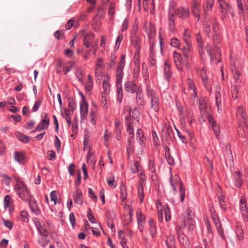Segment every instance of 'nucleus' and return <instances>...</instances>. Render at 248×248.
<instances>
[{
	"mask_svg": "<svg viewBox=\"0 0 248 248\" xmlns=\"http://www.w3.org/2000/svg\"><path fill=\"white\" fill-rule=\"evenodd\" d=\"M170 182L173 189V193L174 194H176V188L177 186H179L180 201L181 202H183L186 196V190L182 183L180 181L179 176L177 174H175L174 176H172L171 174Z\"/></svg>",
	"mask_w": 248,
	"mask_h": 248,
	"instance_id": "nucleus-1",
	"label": "nucleus"
},
{
	"mask_svg": "<svg viewBox=\"0 0 248 248\" xmlns=\"http://www.w3.org/2000/svg\"><path fill=\"white\" fill-rule=\"evenodd\" d=\"M147 95L150 99L151 108L155 112H157L159 109V100L155 92L150 87L147 89Z\"/></svg>",
	"mask_w": 248,
	"mask_h": 248,
	"instance_id": "nucleus-2",
	"label": "nucleus"
},
{
	"mask_svg": "<svg viewBox=\"0 0 248 248\" xmlns=\"http://www.w3.org/2000/svg\"><path fill=\"white\" fill-rule=\"evenodd\" d=\"M174 61L177 68L179 70H182L184 67L186 68H188L191 60L188 58H185L183 59L181 55L175 51H174Z\"/></svg>",
	"mask_w": 248,
	"mask_h": 248,
	"instance_id": "nucleus-3",
	"label": "nucleus"
},
{
	"mask_svg": "<svg viewBox=\"0 0 248 248\" xmlns=\"http://www.w3.org/2000/svg\"><path fill=\"white\" fill-rule=\"evenodd\" d=\"M15 190L19 198L23 201L29 199L30 194L26 186L22 182L16 184L15 186Z\"/></svg>",
	"mask_w": 248,
	"mask_h": 248,
	"instance_id": "nucleus-4",
	"label": "nucleus"
},
{
	"mask_svg": "<svg viewBox=\"0 0 248 248\" xmlns=\"http://www.w3.org/2000/svg\"><path fill=\"white\" fill-rule=\"evenodd\" d=\"M213 207H212V209L210 207V211H211V215H212V219L214 221V222L215 223V225L216 227V228L217 230V232H218V233L219 234V235L220 236V237H221L223 239H224L225 237H224V234H223V229L222 228V227H221V225L219 222V220L218 218V217L215 212V211H212V210H213Z\"/></svg>",
	"mask_w": 248,
	"mask_h": 248,
	"instance_id": "nucleus-5",
	"label": "nucleus"
},
{
	"mask_svg": "<svg viewBox=\"0 0 248 248\" xmlns=\"http://www.w3.org/2000/svg\"><path fill=\"white\" fill-rule=\"evenodd\" d=\"M213 207H212V209L210 207V211H211V215H212V219L214 221V222L215 223V225L216 227V228L217 230V232H218V233L219 234V235L220 236V237H221L223 239H224L225 237H224V234H223V229L222 228V227H221V225L219 222V220L218 218V217L215 212V211H212V210H213Z\"/></svg>",
	"mask_w": 248,
	"mask_h": 248,
	"instance_id": "nucleus-6",
	"label": "nucleus"
},
{
	"mask_svg": "<svg viewBox=\"0 0 248 248\" xmlns=\"http://www.w3.org/2000/svg\"><path fill=\"white\" fill-rule=\"evenodd\" d=\"M42 120L41 122L37 125L35 130L41 131L43 129H46L49 124V119L46 113H44L41 115Z\"/></svg>",
	"mask_w": 248,
	"mask_h": 248,
	"instance_id": "nucleus-7",
	"label": "nucleus"
},
{
	"mask_svg": "<svg viewBox=\"0 0 248 248\" xmlns=\"http://www.w3.org/2000/svg\"><path fill=\"white\" fill-rule=\"evenodd\" d=\"M187 83L188 85V92H186L185 89L184 92L186 94H189L191 99H194L197 97V93L196 92V88L193 81L190 78H187Z\"/></svg>",
	"mask_w": 248,
	"mask_h": 248,
	"instance_id": "nucleus-8",
	"label": "nucleus"
},
{
	"mask_svg": "<svg viewBox=\"0 0 248 248\" xmlns=\"http://www.w3.org/2000/svg\"><path fill=\"white\" fill-rule=\"evenodd\" d=\"M137 31V27H134L133 29V33L131 35V42L135 47L136 55L138 54L139 50H140V41L138 36L136 35V32Z\"/></svg>",
	"mask_w": 248,
	"mask_h": 248,
	"instance_id": "nucleus-9",
	"label": "nucleus"
},
{
	"mask_svg": "<svg viewBox=\"0 0 248 248\" xmlns=\"http://www.w3.org/2000/svg\"><path fill=\"white\" fill-rule=\"evenodd\" d=\"M34 222L39 232L44 236H47L48 232L47 230V228L44 223L39 221L37 219L35 218L34 220Z\"/></svg>",
	"mask_w": 248,
	"mask_h": 248,
	"instance_id": "nucleus-10",
	"label": "nucleus"
},
{
	"mask_svg": "<svg viewBox=\"0 0 248 248\" xmlns=\"http://www.w3.org/2000/svg\"><path fill=\"white\" fill-rule=\"evenodd\" d=\"M163 212L165 215V219L167 222L169 221L170 220V210L167 205H165L163 207V210H161L158 211V219L159 221L163 220Z\"/></svg>",
	"mask_w": 248,
	"mask_h": 248,
	"instance_id": "nucleus-11",
	"label": "nucleus"
},
{
	"mask_svg": "<svg viewBox=\"0 0 248 248\" xmlns=\"http://www.w3.org/2000/svg\"><path fill=\"white\" fill-rule=\"evenodd\" d=\"M194 0V3L192 6V14L197 18V21H199L200 17V15L202 13L201 9L200 4L195 0Z\"/></svg>",
	"mask_w": 248,
	"mask_h": 248,
	"instance_id": "nucleus-12",
	"label": "nucleus"
},
{
	"mask_svg": "<svg viewBox=\"0 0 248 248\" xmlns=\"http://www.w3.org/2000/svg\"><path fill=\"white\" fill-rule=\"evenodd\" d=\"M88 110V104L83 99L80 103V114L81 119H85L87 115Z\"/></svg>",
	"mask_w": 248,
	"mask_h": 248,
	"instance_id": "nucleus-13",
	"label": "nucleus"
},
{
	"mask_svg": "<svg viewBox=\"0 0 248 248\" xmlns=\"http://www.w3.org/2000/svg\"><path fill=\"white\" fill-rule=\"evenodd\" d=\"M127 131L129 134V138L128 139V148H132L133 146L134 143V129L132 123L128 122L127 124Z\"/></svg>",
	"mask_w": 248,
	"mask_h": 248,
	"instance_id": "nucleus-14",
	"label": "nucleus"
},
{
	"mask_svg": "<svg viewBox=\"0 0 248 248\" xmlns=\"http://www.w3.org/2000/svg\"><path fill=\"white\" fill-rule=\"evenodd\" d=\"M175 15L182 18H186L189 16V11L187 8L181 7L175 11Z\"/></svg>",
	"mask_w": 248,
	"mask_h": 248,
	"instance_id": "nucleus-15",
	"label": "nucleus"
},
{
	"mask_svg": "<svg viewBox=\"0 0 248 248\" xmlns=\"http://www.w3.org/2000/svg\"><path fill=\"white\" fill-rule=\"evenodd\" d=\"M240 209L241 214L245 219L248 218V210L246 206V201L244 197L242 196L240 200Z\"/></svg>",
	"mask_w": 248,
	"mask_h": 248,
	"instance_id": "nucleus-16",
	"label": "nucleus"
},
{
	"mask_svg": "<svg viewBox=\"0 0 248 248\" xmlns=\"http://www.w3.org/2000/svg\"><path fill=\"white\" fill-rule=\"evenodd\" d=\"M28 200L29 206L32 212L36 215H39L41 213V211L36 201L31 198Z\"/></svg>",
	"mask_w": 248,
	"mask_h": 248,
	"instance_id": "nucleus-17",
	"label": "nucleus"
},
{
	"mask_svg": "<svg viewBox=\"0 0 248 248\" xmlns=\"http://www.w3.org/2000/svg\"><path fill=\"white\" fill-rule=\"evenodd\" d=\"M208 121L212 127L215 134L216 135L217 138L218 139L219 133L220 131V128L219 127V125L217 124L216 121L211 115L208 116Z\"/></svg>",
	"mask_w": 248,
	"mask_h": 248,
	"instance_id": "nucleus-18",
	"label": "nucleus"
},
{
	"mask_svg": "<svg viewBox=\"0 0 248 248\" xmlns=\"http://www.w3.org/2000/svg\"><path fill=\"white\" fill-rule=\"evenodd\" d=\"M219 2L220 7L221 8V12L222 15L225 16L226 14L228 12H231V6L229 3L226 2L225 0H217Z\"/></svg>",
	"mask_w": 248,
	"mask_h": 248,
	"instance_id": "nucleus-19",
	"label": "nucleus"
},
{
	"mask_svg": "<svg viewBox=\"0 0 248 248\" xmlns=\"http://www.w3.org/2000/svg\"><path fill=\"white\" fill-rule=\"evenodd\" d=\"M124 88L126 91L130 93H135L139 91L137 85L132 81H126Z\"/></svg>",
	"mask_w": 248,
	"mask_h": 248,
	"instance_id": "nucleus-20",
	"label": "nucleus"
},
{
	"mask_svg": "<svg viewBox=\"0 0 248 248\" xmlns=\"http://www.w3.org/2000/svg\"><path fill=\"white\" fill-rule=\"evenodd\" d=\"M137 219L139 228L140 232L143 231L145 224V216L140 212L137 213Z\"/></svg>",
	"mask_w": 248,
	"mask_h": 248,
	"instance_id": "nucleus-21",
	"label": "nucleus"
},
{
	"mask_svg": "<svg viewBox=\"0 0 248 248\" xmlns=\"http://www.w3.org/2000/svg\"><path fill=\"white\" fill-rule=\"evenodd\" d=\"M143 28L149 36H152L155 32V28L154 25L150 22L145 21Z\"/></svg>",
	"mask_w": 248,
	"mask_h": 248,
	"instance_id": "nucleus-22",
	"label": "nucleus"
},
{
	"mask_svg": "<svg viewBox=\"0 0 248 248\" xmlns=\"http://www.w3.org/2000/svg\"><path fill=\"white\" fill-rule=\"evenodd\" d=\"M4 206L5 209H8L9 212L14 210V207L11 198L8 195L5 196L4 199Z\"/></svg>",
	"mask_w": 248,
	"mask_h": 248,
	"instance_id": "nucleus-23",
	"label": "nucleus"
},
{
	"mask_svg": "<svg viewBox=\"0 0 248 248\" xmlns=\"http://www.w3.org/2000/svg\"><path fill=\"white\" fill-rule=\"evenodd\" d=\"M75 202L79 205H82L83 202L82 193L79 189H77L73 195Z\"/></svg>",
	"mask_w": 248,
	"mask_h": 248,
	"instance_id": "nucleus-24",
	"label": "nucleus"
},
{
	"mask_svg": "<svg viewBox=\"0 0 248 248\" xmlns=\"http://www.w3.org/2000/svg\"><path fill=\"white\" fill-rule=\"evenodd\" d=\"M15 160L20 164L23 165L25 163V157L23 153L16 152L14 154Z\"/></svg>",
	"mask_w": 248,
	"mask_h": 248,
	"instance_id": "nucleus-25",
	"label": "nucleus"
},
{
	"mask_svg": "<svg viewBox=\"0 0 248 248\" xmlns=\"http://www.w3.org/2000/svg\"><path fill=\"white\" fill-rule=\"evenodd\" d=\"M191 43L185 44L182 48L183 55L186 58H188L191 60L190 52H191Z\"/></svg>",
	"mask_w": 248,
	"mask_h": 248,
	"instance_id": "nucleus-26",
	"label": "nucleus"
},
{
	"mask_svg": "<svg viewBox=\"0 0 248 248\" xmlns=\"http://www.w3.org/2000/svg\"><path fill=\"white\" fill-rule=\"evenodd\" d=\"M93 40V35L92 33L85 34L83 38V45L89 47Z\"/></svg>",
	"mask_w": 248,
	"mask_h": 248,
	"instance_id": "nucleus-27",
	"label": "nucleus"
},
{
	"mask_svg": "<svg viewBox=\"0 0 248 248\" xmlns=\"http://www.w3.org/2000/svg\"><path fill=\"white\" fill-rule=\"evenodd\" d=\"M148 223L149 225V230L150 234L153 238H154L156 232L155 222L152 219L150 218L148 220Z\"/></svg>",
	"mask_w": 248,
	"mask_h": 248,
	"instance_id": "nucleus-28",
	"label": "nucleus"
},
{
	"mask_svg": "<svg viewBox=\"0 0 248 248\" xmlns=\"http://www.w3.org/2000/svg\"><path fill=\"white\" fill-rule=\"evenodd\" d=\"M232 71L233 73V77L235 80V86H237L240 82L239 79V77L241 75V73L238 70H236L235 65L232 66Z\"/></svg>",
	"mask_w": 248,
	"mask_h": 248,
	"instance_id": "nucleus-29",
	"label": "nucleus"
},
{
	"mask_svg": "<svg viewBox=\"0 0 248 248\" xmlns=\"http://www.w3.org/2000/svg\"><path fill=\"white\" fill-rule=\"evenodd\" d=\"M237 115L238 116L241 117L242 123H244L246 121L247 116L245 112V109L242 107L240 106L238 107Z\"/></svg>",
	"mask_w": 248,
	"mask_h": 248,
	"instance_id": "nucleus-30",
	"label": "nucleus"
},
{
	"mask_svg": "<svg viewBox=\"0 0 248 248\" xmlns=\"http://www.w3.org/2000/svg\"><path fill=\"white\" fill-rule=\"evenodd\" d=\"M143 97V95L140 91H138L136 92V102L138 106H141L144 104Z\"/></svg>",
	"mask_w": 248,
	"mask_h": 248,
	"instance_id": "nucleus-31",
	"label": "nucleus"
},
{
	"mask_svg": "<svg viewBox=\"0 0 248 248\" xmlns=\"http://www.w3.org/2000/svg\"><path fill=\"white\" fill-rule=\"evenodd\" d=\"M97 46V42H95L94 44H93L92 46V49H90L88 52H86L85 54L83 55V57L87 59L89 57L90 53H93V55L94 56V57L95 56L96 52V47Z\"/></svg>",
	"mask_w": 248,
	"mask_h": 248,
	"instance_id": "nucleus-32",
	"label": "nucleus"
},
{
	"mask_svg": "<svg viewBox=\"0 0 248 248\" xmlns=\"http://www.w3.org/2000/svg\"><path fill=\"white\" fill-rule=\"evenodd\" d=\"M108 78L107 77L106 79H104L103 82V88L104 92L102 93H104L105 95L108 94L110 91V85L108 81Z\"/></svg>",
	"mask_w": 248,
	"mask_h": 248,
	"instance_id": "nucleus-33",
	"label": "nucleus"
},
{
	"mask_svg": "<svg viewBox=\"0 0 248 248\" xmlns=\"http://www.w3.org/2000/svg\"><path fill=\"white\" fill-rule=\"evenodd\" d=\"M214 3V0H206L205 5H204V13L205 16H206V13L208 11L211 10L213 4ZM206 18V17H205Z\"/></svg>",
	"mask_w": 248,
	"mask_h": 248,
	"instance_id": "nucleus-34",
	"label": "nucleus"
},
{
	"mask_svg": "<svg viewBox=\"0 0 248 248\" xmlns=\"http://www.w3.org/2000/svg\"><path fill=\"white\" fill-rule=\"evenodd\" d=\"M221 98L219 93L216 95V103L217 108V110L220 113L222 110Z\"/></svg>",
	"mask_w": 248,
	"mask_h": 248,
	"instance_id": "nucleus-35",
	"label": "nucleus"
},
{
	"mask_svg": "<svg viewBox=\"0 0 248 248\" xmlns=\"http://www.w3.org/2000/svg\"><path fill=\"white\" fill-rule=\"evenodd\" d=\"M235 185L237 187H240L242 184V180L240 177V173L239 171H236L234 174Z\"/></svg>",
	"mask_w": 248,
	"mask_h": 248,
	"instance_id": "nucleus-36",
	"label": "nucleus"
},
{
	"mask_svg": "<svg viewBox=\"0 0 248 248\" xmlns=\"http://www.w3.org/2000/svg\"><path fill=\"white\" fill-rule=\"evenodd\" d=\"M143 182H140V186L138 187V195L139 197V199L140 200V202H142L144 199V195H143Z\"/></svg>",
	"mask_w": 248,
	"mask_h": 248,
	"instance_id": "nucleus-37",
	"label": "nucleus"
},
{
	"mask_svg": "<svg viewBox=\"0 0 248 248\" xmlns=\"http://www.w3.org/2000/svg\"><path fill=\"white\" fill-rule=\"evenodd\" d=\"M93 86V78L90 75L88 76V81L86 84V90L87 92H89L91 90Z\"/></svg>",
	"mask_w": 248,
	"mask_h": 248,
	"instance_id": "nucleus-38",
	"label": "nucleus"
},
{
	"mask_svg": "<svg viewBox=\"0 0 248 248\" xmlns=\"http://www.w3.org/2000/svg\"><path fill=\"white\" fill-rule=\"evenodd\" d=\"M16 136L19 140H20L24 142L27 143V142H29V138L26 136L24 135L23 134H22L21 133H19V132L16 133Z\"/></svg>",
	"mask_w": 248,
	"mask_h": 248,
	"instance_id": "nucleus-39",
	"label": "nucleus"
},
{
	"mask_svg": "<svg viewBox=\"0 0 248 248\" xmlns=\"http://www.w3.org/2000/svg\"><path fill=\"white\" fill-rule=\"evenodd\" d=\"M137 138L140 140V143H143L144 142V137L142 131L141 129L138 128L136 132Z\"/></svg>",
	"mask_w": 248,
	"mask_h": 248,
	"instance_id": "nucleus-40",
	"label": "nucleus"
},
{
	"mask_svg": "<svg viewBox=\"0 0 248 248\" xmlns=\"http://www.w3.org/2000/svg\"><path fill=\"white\" fill-rule=\"evenodd\" d=\"M75 63L73 62H68L66 65L63 67V72L65 74H66L69 71H70L72 68L73 67Z\"/></svg>",
	"mask_w": 248,
	"mask_h": 248,
	"instance_id": "nucleus-41",
	"label": "nucleus"
},
{
	"mask_svg": "<svg viewBox=\"0 0 248 248\" xmlns=\"http://www.w3.org/2000/svg\"><path fill=\"white\" fill-rule=\"evenodd\" d=\"M169 24L170 28L173 31L175 27L174 15L173 14L170 15L169 16Z\"/></svg>",
	"mask_w": 248,
	"mask_h": 248,
	"instance_id": "nucleus-42",
	"label": "nucleus"
},
{
	"mask_svg": "<svg viewBox=\"0 0 248 248\" xmlns=\"http://www.w3.org/2000/svg\"><path fill=\"white\" fill-rule=\"evenodd\" d=\"M164 73L165 77L168 78L170 75V65L167 62L165 63Z\"/></svg>",
	"mask_w": 248,
	"mask_h": 248,
	"instance_id": "nucleus-43",
	"label": "nucleus"
},
{
	"mask_svg": "<svg viewBox=\"0 0 248 248\" xmlns=\"http://www.w3.org/2000/svg\"><path fill=\"white\" fill-rule=\"evenodd\" d=\"M121 197L122 202H124L127 198V193L126 187L124 186L121 187Z\"/></svg>",
	"mask_w": 248,
	"mask_h": 248,
	"instance_id": "nucleus-44",
	"label": "nucleus"
},
{
	"mask_svg": "<svg viewBox=\"0 0 248 248\" xmlns=\"http://www.w3.org/2000/svg\"><path fill=\"white\" fill-rule=\"evenodd\" d=\"M115 128L116 137L118 140H120V135L121 132V128L120 123L119 122L116 121L115 122Z\"/></svg>",
	"mask_w": 248,
	"mask_h": 248,
	"instance_id": "nucleus-45",
	"label": "nucleus"
},
{
	"mask_svg": "<svg viewBox=\"0 0 248 248\" xmlns=\"http://www.w3.org/2000/svg\"><path fill=\"white\" fill-rule=\"evenodd\" d=\"M183 38L185 44L191 43L190 33L187 30L185 31Z\"/></svg>",
	"mask_w": 248,
	"mask_h": 248,
	"instance_id": "nucleus-46",
	"label": "nucleus"
},
{
	"mask_svg": "<svg viewBox=\"0 0 248 248\" xmlns=\"http://www.w3.org/2000/svg\"><path fill=\"white\" fill-rule=\"evenodd\" d=\"M87 217L91 222L93 223H96V219L93 217V215L92 214V210L90 208L88 209L87 212Z\"/></svg>",
	"mask_w": 248,
	"mask_h": 248,
	"instance_id": "nucleus-47",
	"label": "nucleus"
},
{
	"mask_svg": "<svg viewBox=\"0 0 248 248\" xmlns=\"http://www.w3.org/2000/svg\"><path fill=\"white\" fill-rule=\"evenodd\" d=\"M123 72H117L116 75V83L117 85L120 84L122 82L123 77Z\"/></svg>",
	"mask_w": 248,
	"mask_h": 248,
	"instance_id": "nucleus-48",
	"label": "nucleus"
},
{
	"mask_svg": "<svg viewBox=\"0 0 248 248\" xmlns=\"http://www.w3.org/2000/svg\"><path fill=\"white\" fill-rule=\"evenodd\" d=\"M218 199H219V202L221 208L225 211L226 210V204L225 202L224 201V196H222L221 195H218Z\"/></svg>",
	"mask_w": 248,
	"mask_h": 248,
	"instance_id": "nucleus-49",
	"label": "nucleus"
},
{
	"mask_svg": "<svg viewBox=\"0 0 248 248\" xmlns=\"http://www.w3.org/2000/svg\"><path fill=\"white\" fill-rule=\"evenodd\" d=\"M51 201L54 202V205L57 203V193L56 191H53L50 194Z\"/></svg>",
	"mask_w": 248,
	"mask_h": 248,
	"instance_id": "nucleus-50",
	"label": "nucleus"
},
{
	"mask_svg": "<svg viewBox=\"0 0 248 248\" xmlns=\"http://www.w3.org/2000/svg\"><path fill=\"white\" fill-rule=\"evenodd\" d=\"M117 100L119 102V103H121L123 99L122 88L121 86H120V87H117Z\"/></svg>",
	"mask_w": 248,
	"mask_h": 248,
	"instance_id": "nucleus-51",
	"label": "nucleus"
},
{
	"mask_svg": "<svg viewBox=\"0 0 248 248\" xmlns=\"http://www.w3.org/2000/svg\"><path fill=\"white\" fill-rule=\"evenodd\" d=\"M96 120V115L95 114V113L92 111L90 113V122L93 124L94 125L95 124Z\"/></svg>",
	"mask_w": 248,
	"mask_h": 248,
	"instance_id": "nucleus-52",
	"label": "nucleus"
},
{
	"mask_svg": "<svg viewBox=\"0 0 248 248\" xmlns=\"http://www.w3.org/2000/svg\"><path fill=\"white\" fill-rule=\"evenodd\" d=\"M2 221L4 225L6 227L9 228L10 230L12 228L13 224L10 220L2 219Z\"/></svg>",
	"mask_w": 248,
	"mask_h": 248,
	"instance_id": "nucleus-53",
	"label": "nucleus"
},
{
	"mask_svg": "<svg viewBox=\"0 0 248 248\" xmlns=\"http://www.w3.org/2000/svg\"><path fill=\"white\" fill-rule=\"evenodd\" d=\"M205 224H206V228L207 229V232H208L209 237H211V238L213 237V235L211 226L207 220L205 221Z\"/></svg>",
	"mask_w": 248,
	"mask_h": 248,
	"instance_id": "nucleus-54",
	"label": "nucleus"
},
{
	"mask_svg": "<svg viewBox=\"0 0 248 248\" xmlns=\"http://www.w3.org/2000/svg\"><path fill=\"white\" fill-rule=\"evenodd\" d=\"M124 66V61L122 59L119 62V65L117 69V72H123V70Z\"/></svg>",
	"mask_w": 248,
	"mask_h": 248,
	"instance_id": "nucleus-55",
	"label": "nucleus"
},
{
	"mask_svg": "<svg viewBox=\"0 0 248 248\" xmlns=\"http://www.w3.org/2000/svg\"><path fill=\"white\" fill-rule=\"evenodd\" d=\"M123 35L122 34H119V35L118 36L117 39H116V44H115V48H117V49H118L119 47V46H120V44H121L122 41L123 40Z\"/></svg>",
	"mask_w": 248,
	"mask_h": 248,
	"instance_id": "nucleus-56",
	"label": "nucleus"
},
{
	"mask_svg": "<svg viewBox=\"0 0 248 248\" xmlns=\"http://www.w3.org/2000/svg\"><path fill=\"white\" fill-rule=\"evenodd\" d=\"M170 45L173 47H178L179 46L180 43L177 38H174L171 40Z\"/></svg>",
	"mask_w": 248,
	"mask_h": 248,
	"instance_id": "nucleus-57",
	"label": "nucleus"
},
{
	"mask_svg": "<svg viewBox=\"0 0 248 248\" xmlns=\"http://www.w3.org/2000/svg\"><path fill=\"white\" fill-rule=\"evenodd\" d=\"M107 181L109 186L112 187H115L116 186V184L115 183V181L113 178L109 177L108 178Z\"/></svg>",
	"mask_w": 248,
	"mask_h": 248,
	"instance_id": "nucleus-58",
	"label": "nucleus"
},
{
	"mask_svg": "<svg viewBox=\"0 0 248 248\" xmlns=\"http://www.w3.org/2000/svg\"><path fill=\"white\" fill-rule=\"evenodd\" d=\"M139 169V163L135 161L134 163V166L133 167H131V170L133 173H135L137 171H138Z\"/></svg>",
	"mask_w": 248,
	"mask_h": 248,
	"instance_id": "nucleus-59",
	"label": "nucleus"
},
{
	"mask_svg": "<svg viewBox=\"0 0 248 248\" xmlns=\"http://www.w3.org/2000/svg\"><path fill=\"white\" fill-rule=\"evenodd\" d=\"M115 13L114 7L112 4H111L109 7L108 14L109 15L110 18H112Z\"/></svg>",
	"mask_w": 248,
	"mask_h": 248,
	"instance_id": "nucleus-60",
	"label": "nucleus"
},
{
	"mask_svg": "<svg viewBox=\"0 0 248 248\" xmlns=\"http://www.w3.org/2000/svg\"><path fill=\"white\" fill-rule=\"evenodd\" d=\"M47 155L48 159L49 160H54L55 158V154L53 151H48L47 152Z\"/></svg>",
	"mask_w": 248,
	"mask_h": 248,
	"instance_id": "nucleus-61",
	"label": "nucleus"
},
{
	"mask_svg": "<svg viewBox=\"0 0 248 248\" xmlns=\"http://www.w3.org/2000/svg\"><path fill=\"white\" fill-rule=\"evenodd\" d=\"M140 116V112L137 108L135 107L132 111V117L134 119H138Z\"/></svg>",
	"mask_w": 248,
	"mask_h": 248,
	"instance_id": "nucleus-62",
	"label": "nucleus"
},
{
	"mask_svg": "<svg viewBox=\"0 0 248 248\" xmlns=\"http://www.w3.org/2000/svg\"><path fill=\"white\" fill-rule=\"evenodd\" d=\"M35 125V122L33 121L27 123L24 126L25 128L30 130Z\"/></svg>",
	"mask_w": 248,
	"mask_h": 248,
	"instance_id": "nucleus-63",
	"label": "nucleus"
},
{
	"mask_svg": "<svg viewBox=\"0 0 248 248\" xmlns=\"http://www.w3.org/2000/svg\"><path fill=\"white\" fill-rule=\"evenodd\" d=\"M187 223L188 225V230L190 232L193 231L195 228L193 220L191 221H187Z\"/></svg>",
	"mask_w": 248,
	"mask_h": 248,
	"instance_id": "nucleus-64",
	"label": "nucleus"
}]
</instances>
